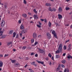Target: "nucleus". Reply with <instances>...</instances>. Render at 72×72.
Instances as JSON below:
<instances>
[{
    "label": "nucleus",
    "mask_w": 72,
    "mask_h": 72,
    "mask_svg": "<svg viewBox=\"0 0 72 72\" xmlns=\"http://www.w3.org/2000/svg\"><path fill=\"white\" fill-rule=\"evenodd\" d=\"M71 55H70L69 54L68 56L67 57V58H68V59H70L71 58Z\"/></svg>",
    "instance_id": "nucleus-29"
},
{
    "label": "nucleus",
    "mask_w": 72,
    "mask_h": 72,
    "mask_svg": "<svg viewBox=\"0 0 72 72\" xmlns=\"http://www.w3.org/2000/svg\"><path fill=\"white\" fill-rule=\"evenodd\" d=\"M12 42H8L7 44V45L9 46L10 45V44H12Z\"/></svg>",
    "instance_id": "nucleus-23"
},
{
    "label": "nucleus",
    "mask_w": 72,
    "mask_h": 72,
    "mask_svg": "<svg viewBox=\"0 0 72 72\" xmlns=\"http://www.w3.org/2000/svg\"><path fill=\"white\" fill-rule=\"evenodd\" d=\"M37 62L39 63H40V64H44V62H43L40 61H37Z\"/></svg>",
    "instance_id": "nucleus-17"
},
{
    "label": "nucleus",
    "mask_w": 72,
    "mask_h": 72,
    "mask_svg": "<svg viewBox=\"0 0 72 72\" xmlns=\"http://www.w3.org/2000/svg\"><path fill=\"white\" fill-rule=\"evenodd\" d=\"M39 51L40 53H45V52H44V51H43L42 50L40 49L39 50Z\"/></svg>",
    "instance_id": "nucleus-5"
},
{
    "label": "nucleus",
    "mask_w": 72,
    "mask_h": 72,
    "mask_svg": "<svg viewBox=\"0 0 72 72\" xmlns=\"http://www.w3.org/2000/svg\"><path fill=\"white\" fill-rule=\"evenodd\" d=\"M35 41V39H32L31 40V42L32 44H33L34 42Z\"/></svg>",
    "instance_id": "nucleus-19"
},
{
    "label": "nucleus",
    "mask_w": 72,
    "mask_h": 72,
    "mask_svg": "<svg viewBox=\"0 0 72 72\" xmlns=\"http://www.w3.org/2000/svg\"><path fill=\"white\" fill-rule=\"evenodd\" d=\"M53 35L57 39V34H56V33H55V34H54Z\"/></svg>",
    "instance_id": "nucleus-21"
},
{
    "label": "nucleus",
    "mask_w": 72,
    "mask_h": 72,
    "mask_svg": "<svg viewBox=\"0 0 72 72\" xmlns=\"http://www.w3.org/2000/svg\"><path fill=\"white\" fill-rule=\"evenodd\" d=\"M64 49L65 50L67 49V47H66V46H64L63 47Z\"/></svg>",
    "instance_id": "nucleus-26"
},
{
    "label": "nucleus",
    "mask_w": 72,
    "mask_h": 72,
    "mask_svg": "<svg viewBox=\"0 0 72 72\" xmlns=\"http://www.w3.org/2000/svg\"><path fill=\"white\" fill-rule=\"evenodd\" d=\"M26 49V46L23 47L22 48V49L23 50H25Z\"/></svg>",
    "instance_id": "nucleus-32"
},
{
    "label": "nucleus",
    "mask_w": 72,
    "mask_h": 72,
    "mask_svg": "<svg viewBox=\"0 0 72 72\" xmlns=\"http://www.w3.org/2000/svg\"><path fill=\"white\" fill-rule=\"evenodd\" d=\"M19 38V35L18 34H17L16 37H15V39H18Z\"/></svg>",
    "instance_id": "nucleus-25"
},
{
    "label": "nucleus",
    "mask_w": 72,
    "mask_h": 72,
    "mask_svg": "<svg viewBox=\"0 0 72 72\" xmlns=\"http://www.w3.org/2000/svg\"><path fill=\"white\" fill-rule=\"evenodd\" d=\"M20 35L21 36H22L23 35H22V33H20Z\"/></svg>",
    "instance_id": "nucleus-55"
},
{
    "label": "nucleus",
    "mask_w": 72,
    "mask_h": 72,
    "mask_svg": "<svg viewBox=\"0 0 72 72\" xmlns=\"http://www.w3.org/2000/svg\"><path fill=\"white\" fill-rule=\"evenodd\" d=\"M27 66H28L27 64H26V65H25V66H24V67L25 68H26V67H27Z\"/></svg>",
    "instance_id": "nucleus-60"
},
{
    "label": "nucleus",
    "mask_w": 72,
    "mask_h": 72,
    "mask_svg": "<svg viewBox=\"0 0 72 72\" xmlns=\"http://www.w3.org/2000/svg\"><path fill=\"white\" fill-rule=\"evenodd\" d=\"M37 26L39 28H41V25H37Z\"/></svg>",
    "instance_id": "nucleus-35"
},
{
    "label": "nucleus",
    "mask_w": 72,
    "mask_h": 72,
    "mask_svg": "<svg viewBox=\"0 0 72 72\" xmlns=\"http://www.w3.org/2000/svg\"><path fill=\"white\" fill-rule=\"evenodd\" d=\"M24 33H27V30L26 29L24 30Z\"/></svg>",
    "instance_id": "nucleus-33"
},
{
    "label": "nucleus",
    "mask_w": 72,
    "mask_h": 72,
    "mask_svg": "<svg viewBox=\"0 0 72 72\" xmlns=\"http://www.w3.org/2000/svg\"><path fill=\"white\" fill-rule=\"evenodd\" d=\"M47 36L48 39H51V35H50L49 33H47Z\"/></svg>",
    "instance_id": "nucleus-3"
},
{
    "label": "nucleus",
    "mask_w": 72,
    "mask_h": 72,
    "mask_svg": "<svg viewBox=\"0 0 72 72\" xmlns=\"http://www.w3.org/2000/svg\"><path fill=\"white\" fill-rule=\"evenodd\" d=\"M67 69H66V68L65 69V70H64V72H66L67 71Z\"/></svg>",
    "instance_id": "nucleus-53"
},
{
    "label": "nucleus",
    "mask_w": 72,
    "mask_h": 72,
    "mask_svg": "<svg viewBox=\"0 0 72 72\" xmlns=\"http://www.w3.org/2000/svg\"><path fill=\"white\" fill-rule=\"evenodd\" d=\"M62 48H63V47L62 46V44H60L58 47V50L57 51H55V53L56 54H58V53H59L60 52L62 51Z\"/></svg>",
    "instance_id": "nucleus-1"
},
{
    "label": "nucleus",
    "mask_w": 72,
    "mask_h": 72,
    "mask_svg": "<svg viewBox=\"0 0 72 72\" xmlns=\"http://www.w3.org/2000/svg\"><path fill=\"white\" fill-rule=\"evenodd\" d=\"M35 55V53H32L31 54V56H32V55Z\"/></svg>",
    "instance_id": "nucleus-44"
},
{
    "label": "nucleus",
    "mask_w": 72,
    "mask_h": 72,
    "mask_svg": "<svg viewBox=\"0 0 72 72\" xmlns=\"http://www.w3.org/2000/svg\"><path fill=\"white\" fill-rule=\"evenodd\" d=\"M66 53H64V54H63V56H65V55H66Z\"/></svg>",
    "instance_id": "nucleus-63"
},
{
    "label": "nucleus",
    "mask_w": 72,
    "mask_h": 72,
    "mask_svg": "<svg viewBox=\"0 0 72 72\" xmlns=\"http://www.w3.org/2000/svg\"><path fill=\"white\" fill-rule=\"evenodd\" d=\"M38 44V42H35V43L33 45V46H36V45H37V44Z\"/></svg>",
    "instance_id": "nucleus-20"
},
{
    "label": "nucleus",
    "mask_w": 72,
    "mask_h": 72,
    "mask_svg": "<svg viewBox=\"0 0 72 72\" xmlns=\"http://www.w3.org/2000/svg\"><path fill=\"white\" fill-rule=\"evenodd\" d=\"M13 32H14V30H10L9 32V34H12V33H13Z\"/></svg>",
    "instance_id": "nucleus-14"
},
{
    "label": "nucleus",
    "mask_w": 72,
    "mask_h": 72,
    "mask_svg": "<svg viewBox=\"0 0 72 72\" xmlns=\"http://www.w3.org/2000/svg\"><path fill=\"white\" fill-rule=\"evenodd\" d=\"M15 62H16V61L15 60H11V62L13 63H15Z\"/></svg>",
    "instance_id": "nucleus-27"
},
{
    "label": "nucleus",
    "mask_w": 72,
    "mask_h": 72,
    "mask_svg": "<svg viewBox=\"0 0 72 72\" xmlns=\"http://www.w3.org/2000/svg\"><path fill=\"white\" fill-rule=\"evenodd\" d=\"M60 69V65H59L58 68L56 70L58 71V70H59Z\"/></svg>",
    "instance_id": "nucleus-12"
},
{
    "label": "nucleus",
    "mask_w": 72,
    "mask_h": 72,
    "mask_svg": "<svg viewBox=\"0 0 72 72\" xmlns=\"http://www.w3.org/2000/svg\"><path fill=\"white\" fill-rule=\"evenodd\" d=\"M51 59L52 60H54V57H52L51 58Z\"/></svg>",
    "instance_id": "nucleus-56"
},
{
    "label": "nucleus",
    "mask_w": 72,
    "mask_h": 72,
    "mask_svg": "<svg viewBox=\"0 0 72 72\" xmlns=\"http://www.w3.org/2000/svg\"><path fill=\"white\" fill-rule=\"evenodd\" d=\"M69 39H68V40H66L65 42L66 43H67V42H69Z\"/></svg>",
    "instance_id": "nucleus-47"
},
{
    "label": "nucleus",
    "mask_w": 72,
    "mask_h": 72,
    "mask_svg": "<svg viewBox=\"0 0 72 72\" xmlns=\"http://www.w3.org/2000/svg\"><path fill=\"white\" fill-rule=\"evenodd\" d=\"M52 34H55V31L54 30H53L52 32Z\"/></svg>",
    "instance_id": "nucleus-38"
},
{
    "label": "nucleus",
    "mask_w": 72,
    "mask_h": 72,
    "mask_svg": "<svg viewBox=\"0 0 72 72\" xmlns=\"http://www.w3.org/2000/svg\"><path fill=\"white\" fill-rule=\"evenodd\" d=\"M22 15L24 18H26L27 17V15L26 14H23Z\"/></svg>",
    "instance_id": "nucleus-16"
},
{
    "label": "nucleus",
    "mask_w": 72,
    "mask_h": 72,
    "mask_svg": "<svg viewBox=\"0 0 72 72\" xmlns=\"http://www.w3.org/2000/svg\"><path fill=\"white\" fill-rule=\"evenodd\" d=\"M28 14L29 15H31V13H30L29 12V13H28Z\"/></svg>",
    "instance_id": "nucleus-64"
},
{
    "label": "nucleus",
    "mask_w": 72,
    "mask_h": 72,
    "mask_svg": "<svg viewBox=\"0 0 72 72\" xmlns=\"http://www.w3.org/2000/svg\"><path fill=\"white\" fill-rule=\"evenodd\" d=\"M66 9H69V8L66 7Z\"/></svg>",
    "instance_id": "nucleus-58"
},
{
    "label": "nucleus",
    "mask_w": 72,
    "mask_h": 72,
    "mask_svg": "<svg viewBox=\"0 0 72 72\" xmlns=\"http://www.w3.org/2000/svg\"><path fill=\"white\" fill-rule=\"evenodd\" d=\"M16 36V33L14 32L13 33V37H15Z\"/></svg>",
    "instance_id": "nucleus-15"
},
{
    "label": "nucleus",
    "mask_w": 72,
    "mask_h": 72,
    "mask_svg": "<svg viewBox=\"0 0 72 72\" xmlns=\"http://www.w3.org/2000/svg\"><path fill=\"white\" fill-rule=\"evenodd\" d=\"M3 65V62L2 61H0V67H2Z\"/></svg>",
    "instance_id": "nucleus-7"
},
{
    "label": "nucleus",
    "mask_w": 72,
    "mask_h": 72,
    "mask_svg": "<svg viewBox=\"0 0 72 72\" xmlns=\"http://www.w3.org/2000/svg\"><path fill=\"white\" fill-rule=\"evenodd\" d=\"M38 56V54H35V57H37Z\"/></svg>",
    "instance_id": "nucleus-51"
},
{
    "label": "nucleus",
    "mask_w": 72,
    "mask_h": 72,
    "mask_svg": "<svg viewBox=\"0 0 72 72\" xmlns=\"http://www.w3.org/2000/svg\"><path fill=\"white\" fill-rule=\"evenodd\" d=\"M69 37H72V35L71 34H69Z\"/></svg>",
    "instance_id": "nucleus-57"
},
{
    "label": "nucleus",
    "mask_w": 72,
    "mask_h": 72,
    "mask_svg": "<svg viewBox=\"0 0 72 72\" xmlns=\"http://www.w3.org/2000/svg\"><path fill=\"white\" fill-rule=\"evenodd\" d=\"M35 62L34 61L33 62H32L31 63V64L32 65H33V66L35 64Z\"/></svg>",
    "instance_id": "nucleus-31"
},
{
    "label": "nucleus",
    "mask_w": 72,
    "mask_h": 72,
    "mask_svg": "<svg viewBox=\"0 0 72 72\" xmlns=\"http://www.w3.org/2000/svg\"><path fill=\"white\" fill-rule=\"evenodd\" d=\"M62 63H64V64L66 63V60H64L62 61Z\"/></svg>",
    "instance_id": "nucleus-28"
},
{
    "label": "nucleus",
    "mask_w": 72,
    "mask_h": 72,
    "mask_svg": "<svg viewBox=\"0 0 72 72\" xmlns=\"http://www.w3.org/2000/svg\"><path fill=\"white\" fill-rule=\"evenodd\" d=\"M53 10H53V9H49L48 10H49V11H50V12H53Z\"/></svg>",
    "instance_id": "nucleus-49"
},
{
    "label": "nucleus",
    "mask_w": 72,
    "mask_h": 72,
    "mask_svg": "<svg viewBox=\"0 0 72 72\" xmlns=\"http://www.w3.org/2000/svg\"><path fill=\"white\" fill-rule=\"evenodd\" d=\"M30 23H33H33L34 22H33V21H31L30 22Z\"/></svg>",
    "instance_id": "nucleus-59"
},
{
    "label": "nucleus",
    "mask_w": 72,
    "mask_h": 72,
    "mask_svg": "<svg viewBox=\"0 0 72 72\" xmlns=\"http://www.w3.org/2000/svg\"><path fill=\"white\" fill-rule=\"evenodd\" d=\"M8 54L6 55V54H5V55L4 56V57H8Z\"/></svg>",
    "instance_id": "nucleus-50"
},
{
    "label": "nucleus",
    "mask_w": 72,
    "mask_h": 72,
    "mask_svg": "<svg viewBox=\"0 0 72 72\" xmlns=\"http://www.w3.org/2000/svg\"><path fill=\"white\" fill-rule=\"evenodd\" d=\"M46 5L47 6H51V4H50L47 3L46 4Z\"/></svg>",
    "instance_id": "nucleus-11"
},
{
    "label": "nucleus",
    "mask_w": 72,
    "mask_h": 72,
    "mask_svg": "<svg viewBox=\"0 0 72 72\" xmlns=\"http://www.w3.org/2000/svg\"><path fill=\"white\" fill-rule=\"evenodd\" d=\"M18 22L19 23H21V20H19Z\"/></svg>",
    "instance_id": "nucleus-54"
},
{
    "label": "nucleus",
    "mask_w": 72,
    "mask_h": 72,
    "mask_svg": "<svg viewBox=\"0 0 72 72\" xmlns=\"http://www.w3.org/2000/svg\"><path fill=\"white\" fill-rule=\"evenodd\" d=\"M48 56H49V57L50 58H51V57L52 55H51V54H50V53H49Z\"/></svg>",
    "instance_id": "nucleus-37"
},
{
    "label": "nucleus",
    "mask_w": 72,
    "mask_h": 72,
    "mask_svg": "<svg viewBox=\"0 0 72 72\" xmlns=\"http://www.w3.org/2000/svg\"><path fill=\"white\" fill-rule=\"evenodd\" d=\"M39 25H40V26H41V25H42V23H41V22H39Z\"/></svg>",
    "instance_id": "nucleus-42"
},
{
    "label": "nucleus",
    "mask_w": 72,
    "mask_h": 72,
    "mask_svg": "<svg viewBox=\"0 0 72 72\" xmlns=\"http://www.w3.org/2000/svg\"><path fill=\"white\" fill-rule=\"evenodd\" d=\"M58 18L59 19H60L61 18H62V15H61L58 14Z\"/></svg>",
    "instance_id": "nucleus-4"
},
{
    "label": "nucleus",
    "mask_w": 72,
    "mask_h": 72,
    "mask_svg": "<svg viewBox=\"0 0 72 72\" xmlns=\"http://www.w3.org/2000/svg\"><path fill=\"white\" fill-rule=\"evenodd\" d=\"M0 57H3V55H0Z\"/></svg>",
    "instance_id": "nucleus-61"
},
{
    "label": "nucleus",
    "mask_w": 72,
    "mask_h": 72,
    "mask_svg": "<svg viewBox=\"0 0 72 72\" xmlns=\"http://www.w3.org/2000/svg\"><path fill=\"white\" fill-rule=\"evenodd\" d=\"M24 4H25L27 3V2H26V0H24Z\"/></svg>",
    "instance_id": "nucleus-48"
},
{
    "label": "nucleus",
    "mask_w": 72,
    "mask_h": 72,
    "mask_svg": "<svg viewBox=\"0 0 72 72\" xmlns=\"http://www.w3.org/2000/svg\"><path fill=\"white\" fill-rule=\"evenodd\" d=\"M44 20V22L45 23H46V22H47V19H46V18H45Z\"/></svg>",
    "instance_id": "nucleus-40"
},
{
    "label": "nucleus",
    "mask_w": 72,
    "mask_h": 72,
    "mask_svg": "<svg viewBox=\"0 0 72 72\" xmlns=\"http://www.w3.org/2000/svg\"><path fill=\"white\" fill-rule=\"evenodd\" d=\"M71 50V47H68V51H70Z\"/></svg>",
    "instance_id": "nucleus-41"
},
{
    "label": "nucleus",
    "mask_w": 72,
    "mask_h": 72,
    "mask_svg": "<svg viewBox=\"0 0 72 72\" xmlns=\"http://www.w3.org/2000/svg\"><path fill=\"white\" fill-rule=\"evenodd\" d=\"M4 23H5V21L4 20H2V22L1 23V27H4Z\"/></svg>",
    "instance_id": "nucleus-2"
},
{
    "label": "nucleus",
    "mask_w": 72,
    "mask_h": 72,
    "mask_svg": "<svg viewBox=\"0 0 72 72\" xmlns=\"http://www.w3.org/2000/svg\"><path fill=\"white\" fill-rule=\"evenodd\" d=\"M71 44H69L68 46V48H71Z\"/></svg>",
    "instance_id": "nucleus-46"
},
{
    "label": "nucleus",
    "mask_w": 72,
    "mask_h": 72,
    "mask_svg": "<svg viewBox=\"0 0 72 72\" xmlns=\"http://www.w3.org/2000/svg\"><path fill=\"white\" fill-rule=\"evenodd\" d=\"M1 37V38L2 39H4V38H5L6 37V35H2Z\"/></svg>",
    "instance_id": "nucleus-10"
},
{
    "label": "nucleus",
    "mask_w": 72,
    "mask_h": 72,
    "mask_svg": "<svg viewBox=\"0 0 72 72\" xmlns=\"http://www.w3.org/2000/svg\"><path fill=\"white\" fill-rule=\"evenodd\" d=\"M40 20L41 21H42V22L44 21V19H40Z\"/></svg>",
    "instance_id": "nucleus-52"
},
{
    "label": "nucleus",
    "mask_w": 72,
    "mask_h": 72,
    "mask_svg": "<svg viewBox=\"0 0 72 72\" xmlns=\"http://www.w3.org/2000/svg\"><path fill=\"white\" fill-rule=\"evenodd\" d=\"M58 12H62V9H59Z\"/></svg>",
    "instance_id": "nucleus-43"
},
{
    "label": "nucleus",
    "mask_w": 72,
    "mask_h": 72,
    "mask_svg": "<svg viewBox=\"0 0 72 72\" xmlns=\"http://www.w3.org/2000/svg\"><path fill=\"white\" fill-rule=\"evenodd\" d=\"M15 66L16 67H18L19 66V63H16L15 64Z\"/></svg>",
    "instance_id": "nucleus-18"
},
{
    "label": "nucleus",
    "mask_w": 72,
    "mask_h": 72,
    "mask_svg": "<svg viewBox=\"0 0 72 72\" xmlns=\"http://www.w3.org/2000/svg\"><path fill=\"white\" fill-rule=\"evenodd\" d=\"M33 11L35 14H37V11L36 10V9H34Z\"/></svg>",
    "instance_id": "nucleus-24"
},
{
    "label": "nucleus",
    "mask_w": 72,
    "mask_h": 72,
    "mask_svg": "<svg viewBox=\"0 0 72 72\" xmlns=\"http://www.w3.org/2000/svg\"><path fill=\"white\" fill-rule=\"evenodd\" d=\"M60 57V56L59 55H57L56 56V58H59Z\"/></svg>",
    "instance_id": "nucleus-22"
},
{
    "label": "nucleus",
    "mask_w": 72,
    "mask_h": 72,
    "mask_svg": "<svg viewBox=\"0 0 72 72\" xmlns=\"http://www.w3.org/2000/svg\"><path fill=\"white\" fill-rule=\"evenodd\" d=\"M3 32L2 31H1L0 32V33H1V34L0 35V36H2L3 35Z\"/></svg>",
    "instance_id": "nucleus-30"
},
{
    "label": "nucleus",
    "mask_w": 72,
    "mask_h": 72,
    "mask_svg": "<svg viewBox=\"0 0 72 72\" xmlns=\"http://www.w3.org/2000/svg\"><path fill=\"white\" fill-rule=\"evenodd\" d=\"M45 59L46 60L48 61V60H49V57H47Z\"/></svg>",
    "instance_id": "nucleus-34"
},
{
    "label": "nucleus",
    "mask_w": 72,
    "mask_h": 72,
    "mask_svg": "<svg viewBox=\"0 0 72 72\" xmlns=\"http://www.w3.org/2000/svg\"><path fill=\"white\" fill-rule=\"evenodd\" d=\"M21 32L22 33H25L24 32V30H22L21 31Z\"/></svg>",
    "instance_id": "nucleus-45"
},
{
    "label": "nucleus",
    "mask_w": 72,
    "mask_h": 72,
    "mask_svg": "<svg viewBox=\"0 0 72 72\" xmlns=\"http://www.w3.org/2000/svg\"><path fill=\"white\" fill-rule=\"evenodd\" d=\"M65 67V66L63 64H62L61 65V67L62 68H64V67Z\"/></svg>",
    "instance_id": "nucleus-39"
},
{
    "label": "nucleus",
    "mask_w": 72,
    "mask_h": 72,
    "mask_svg": "<svg viewBox=\"0 0 72 72\" xmlns=\"http://www.w3.org/2000/svg\"><path fill=\"white\" fill-rule=\"evenodd\" d=\"M65 26H66V27H68L69 26V24H65Z\"/></svg>",
    "instance_id": "nucleus-36"
},
{
    "label": "nucleus",
    "mask_w": 72,
    "mask_h": 72,
    "mask_svg": "<svg viewBox=\"0 0 72 72\" xmlns=\"http://www.w3.org/2000/svg\"><path fill=\"white\" fill-rule=\"evenodd\" d=\"M48 25L49 27H51V23L49 21L48 24Z\"/></svg>",
    "instance_id": "nucleus-13"
},
{
    "label": "nucleus",
    "mask_w": 72,
    "mask_h": 72,
    "mask_svg": "<svg viewBox=\"0 0 72 72\" xmlns=\"http://www.w3.org/2000/svg\"><path fill=\"white\" fill-rule=\"evenodd\" d=\"M33 17L35 19H38V18H39L37 15H33Z\"/></svg>",
    "instance_id": "nucleus-6"
},
{
    "label": "nucleus",
    "mask_w": 72,
    "mask_h": 72,
    "mask_svg": "<svg viewBox=\"0 0 72 72\" xmlns=\"http://www.w3.org/2000/svg\"><path fill=\"white\" fill-rule=\"evenodd\" d=\"M20 28L21 30H23V29H24V26L23 25L21 24L20 26Z\"/></svg>",
    "instance_id": "nucleus-8"
},
{
    "label": "nucleus",
    "mask_w": 72,
    "mask_h": 72,
    "mask_svg": "<svg viewBox=\"0 0 72 72\" xmlns=\"http://www.w3.org/2000/svg\"><path fill=\"white\" fill-rule=\"evenodd\" d=\"M33 35V38H35L36 37V33H34Z\"/></svg>",
    "instance_id": "nucleus-9"
},
{
    "label": "nucleus",
    "mask_w": 72,
    "mask_h": 72,
    "mask_svg": "<svg viewBox=\"0 0 72 72\" xmlns=\"http://www.w3.org/2000/svg\"><path fill=\"white\" fill-rule=\"evenodd\" d=\"M14 6H12V7H11V9H14Z\"/></svg>",
    "instance_id": "nucleus-62"
}]
</instances>
